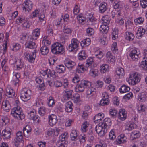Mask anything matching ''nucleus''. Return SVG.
Here are the masks:
<instances>
[{
	"mask_svg": "<svg viewBox=\"0 0 147 147\" xmlns=\"http://www.w3.org/2000/svg\"><path fill=\"white\" fill-rule=\"evenodd\" d=\"M90 40L89 38H87L83 40L81 43V45L82 47L88 46L90 44Z\"/></svg>",
	"mask_w": 147,
	"mask_h": 147,
	"instance_id": "35",
	"label": "nucleus"
},
{
	"mask_svg": "<svg viewBox=\"0 0 147 147\" xmlns=\"http://www.w3.org/2000/svg\"><path fill=\"white\" fill-rule=\"evenodd\" d=\"M40 51L42 54L43 55L47 54L49 51V50L48 47L45 45L42 47Z\"/></svg>",
	"mask_w": 147,
	"mask_h": 147,
	"instance_id": "36",
	"label": "nucleus"
},
{
	"mask_svg": "<svg viewBox=\"0 0 147 147\" xmlns=\"http://www.w3.org/2000/svg\"><path fill=\"white\" fill-rule=\"evenodd\" d=\"M138 49H132L130 52L129 55L132 59L134 61L137 60L139 57L140 52L138 51Z\"/></svg>",
	"mask_w": 147,
	"mask_h": 147,
	"instance_id": "9",
	"label": "nucleus"
},
{
	"mask_svg": "<svg viewBox=\"0 0 147 147\" xmlns=\"http://www.w3.org/2000/svg\"><path fill=\"white\" fill-rule=\"evenodd\" d=\"M6 95L7 97L10 98L14 96L15 92L12 89L7 88L6 89Z\"/></svg>",
	"mask_w": 147,
	"mask_h": 147,
	"instance_id": "18",
	"label": "nucleus"
},
{
	"mask_svg": "<svg viewBox=\"0 0 147 147\" xmlns=\"http://www.w3.org/2000/svg\"><path fill=\"white\" fill-rule=\"evenodd\" d=\"M109 28L107 25L103 24L100 27V30L102 33L106 34L108 32Z\"/></svg>",
	"mask_w": 147,
	"mask_h": 147,
	"instance_id": "24",
	"label": "nucleus"
},
{
	"mask_svg": "<svg viewBox=\"0 0 147 147\" xmlns=\"http://www.w3.org/2000/svg\"><path fill=\"white\" fill-rule=\"evenodd\" d=\"M102 124L99 123L95 128L96 132L98 134L99 136L103 137L107 132V128L104 127Z\"/></svg>",
	"mask_w": 147,
	"mask_h": 147,
	"instance_id": "5",
	"label": "nucleus"
},
{
	"mask_svg": "<svg viewBox=\"0 0 147 147\" xmlns=\"http://www.w3.org/2000/svg\"><path fill=\"white\" fill-rule=\"evenodd\" d=\"M140 80V76L137 72H135L130 75L128 82L133 85H136L139 82Z\"/></svg>",
	"mask_w": 147,
	"mask_h": 147,
	"instance_id": "4",
	"label": "nucleus"
},
{
	"mask_svg": "<svg viewBox=\"0 0 147 147\" xmlns=\"http://www.w3.org/2000/svg\"><path fill=\"white\" fill-rule=\"evenodd\" d=\"M88 125V123L87 121L84 122L82 125L81 126V130L82 132H84L86 131Z\"/></svg>",
	"mask_w": 147,
	"mask_h": 147,
	"instance_id": "48",
	"label": "nucleus"
},
{
	"mask_svg": "<svg viewBox=\"0 0 147 147\" xmlns=\"http://www.w3.org/2000/svg\"><path fill=\"white\" fill-rule=\"evenodd\" d=\"M140 3L141 6L143 8H145L147 6V1L146 0H141Z\"/></svg>",
	"mask_w": 147,
	"mask_h": 147,
	"instance_id": "58",
	"label": "nucleus"
},
{
	"mask_svg": "<svg viewBox=\"0 0 147 147\" xmlns=\"http://www.w3.org/2000/svg\"><path fill=\"white\" fill-rule=\"evenodd\" d=\"M109 113L112 117H115L117 115V111L115 109H111L110 110Z\"/></svg>",
	"mask_w": 147,
	"mask_h": 147,
	"instance_id": "45",
	"label": "nucleus"
},
{
	"mask_svg": "<svg viewBox=\"0 0 147 147\" xmlns=\"http://www.w3.org/2000/svg\"><path fill=\"white\" fill-rule=\"evenodd\" d=\"M64 49L63 45L59 43L53 44L51 47V52L55 54H63Z\"/></svg>",
	"mask_w": 147,
	"mask_h": 147,
	"instance_id": "3",
	"label": "nucleus"
},
{
	"mask_svg": "<svg viewBox=\"0 0 147 147\" xmlns=\"http://www.w3.org/2000/svg\"><path fill=\"white\" fill-rule=\"evenodd\" d=\"M85 51H82L79 53L78 59L80 60L85 59L86 57V56Z\"/></svg>",
	"mask_w": 147,
	"mask_h": 147,
	"instance_id": "38",
	"label": "nucleus"
},
{
	"mask_svg": "<svg viewBox=\"0 0 147 147\" xmlns=\"http://www.w3.org/2000/svg\"><path fill=\"white\" fill-rule=\"evenodd\" d=\"M63 32L65 34H69L71 33V30L70 29L66 28H64L63 30Z\"/></svg>",
	"mask_w": 147,
	"mask_h": 147,
	"instance_id": "64",
	"label": "nucleus"
},
{
	"mask_svg": "<svg viewBox=\"0 0 147 147\" xmlns=\"http://www.w3.org/2000/svg\"><path fill=\"white\" fill-rule=\"evenodd\" d=\"M104 114L100 113L96 115L94 118V121L96 123L99 122L104 117Z\"/></svg>",
	"mask_w": 147,
	"mask_h": 147,
	"instance_id": "22",
	"label": "nucleus"
},
{
	"mask_svg": "<svg viewBox=\"0 0 147 147\" xmlns=\"http://www.w3.org/2000/svg\"><path fill=\"white\" fill-rule=\"evenodd\" d=\"M73 91L72 90H66L63 91V98L65 99L69 100L72 98Z\"/></svg>",
	"mask_w": 147,
	"mask_h": 147,
	"instance_id": "15",
	"label": "nucleus"
},
{
	"mask_svg": "<svg viewBox=\"0 0 147 147\" xmlns=\"http://www.w3.org/2000/svg\"><path fill=\"white\" fill-rule=\"evenodd\" d=\"M130 90V88L128 86L125 85H122L119 89V91L121 93L129 92Z\"/></svg>",
	"mask_w": 147,
	"mask_h": 147,
	"instance_id": "31",
	"label": "nucleus"
},
{
	"mask_svg": "<svg viewBox=\"0 0 147 147\" xmlns=\"http://www.w3.org/2000/svg\"><path fill=\"white\" fill-rule=\"evenodd\" d=\"M48 104L49 107H52L55 104V102L53 98L50 96L48 99Z\"/></svg>",
	"mask_w": 147,
	"mask_h": 147,
	"instance_id": "49",
	"label": "nucleus"
},
{
	"mask_svg": "<svg viewBox=\"0 0 147 147\" xmlns=\"http://www.w3.org/2000/svg\"><path fill=\"white\" fill-rule=\"evenodd\" d=\"M22 17H23L22 16L21 17H19L16 19V22L17 24H19V23H22L25 21V20Z\"/></svg>",
	"mask_w": 147,
	"mask_h": 147,
	"instance_id": "59",
	"label": "nucleus"
},
{
	"mask_svg": "<svg viewBox=\"0 0 147 147\" xmlns=\"http://www.w3.org/2000/svg\"><path fill=\"white\" fill-rule=\"evenodd\" d=\"M78 134L76 130H72L70 134V137L72 141H76L78 140Z\"/></svg>",
	"mask_w": 147,
	"mask_h": 147,
	"instance_id": "21",
	"label": "nucleus"
},
{
	"mask_svg": "<svg viewBox=\"0 0 147 147\" xmlns=\"http://www.w3.org/2000/svg\"><path fill=\"white\" fill-rule=\"evenodd\" d=\"M107 60L109 61L114 62L115 61V57L113 56L110 52H108L106 55Z\"/></svg>",
	"mask_w": 147,
	"mask_h": 147,
	"instance_id": "33",
	"label": "nucleus"
},
{
	"mask_svg": "<svg viewBox=\"0 0 147 147\" xmlns=\"http://www.w3.org/2000/svg\"><path fill=\"white\" fill-rule=\"evenodd\" d=\"M86 89H88L86 91V93L87 95H90L91 94H93V93H95L94 91V89L93 88L91 87V86L89 87H87Z\"/></svg>",
	"mask_w": 147,
	"mask_h": 147,
	"instance_id": "44",
	"label": "nucleus"
},
{
	"mask_svg": "<svg viewBox=\"0 0 147 147\" xmlns=\"http://www.w3.org/2000/svg\"><path fill=\"white\" fill-rule=\"evenodd\" d=\"M28 114L30 119L33 121H36L37 119V122L38 123H39L41 121L40 118L36 115V111L35 109H33L30 111L28 113Z\"/></svg>",
	"mask_w": 147,
	"mask_h": 147,
	"instance_id": "8",
	"label": "nucleus"
},
{
	"mask_svg": "<svg viewBox=\"0 0 147 147\" xmlns=\"http://www.w3.org/2000/svg\"><path fill=\"white\" fill-rule=\"evenodd\" d=\"M108 65H107L103 64L100 66V71L101 73H105L108 71Z\"/></svg>",
	"mask_w": 147,
	"mask_h": 147,
	"instance_id": "43",
	"label": "nucleus"
},
{
	"mask_svg": "<svg viewBox=\"0 0 147 147\" xmlns=\"http://www.w3.org/2000/svg\"><path fill=\"white\" fill-rule=\"evenodd\" d=\"M80 143H84L86 141V137L84 134H82L78 137Z\"/></svg>",
	"mask_w": 147,
	"mask_h": 147,
	"instance_id": "56",
	"label": "nucleus"
},
{
	"mask_svg": "<svg viewBox=\"0 0 147 147\" xmlns=\"http://www.w3.org/2000/svg\"><path fill=\"white\" fill-rule=\"evenodd\" d=\"M126 138L124 135L121 134L119 137H118L116 139L117 143L120 144L125 142Z\"/></svg>",
	"mask_w": 147,
	"mask_h": 147,
	"instance_id": "28",
	"label": "nucleus"
},
{
	"mask_svg": "<svg viewBox=\"0 0 147 147\" xmlns=\"http://www.w3.org/2000/svg\"><path fill=\"white\" fill-rule=\"evenodd\" d=\"M72 100H74L75 103H77L80 101V96L78 93H76L72 96V98H71Z\"/></svg>",
	"mask_w": 147,
	"mask_h": 147,
	"instance_id": "41",
	"label": "nucleus"
},
{
	"mask_svg": "<svg viewBox=\"0 0 147 147\" xmlns=\"http://www.w3.org/2000/svg\"><path fill=\"white\" fill-rule=\"evenodd\" d=\"M11 114L15 118L17 119L22 120L25 117V115L22 109L19 106H17L11 110Z\"/></svg>",
	"mask_w": 147,
	"mask_h": 147,
	"instance_id": "1",
	"label": "nucleus"
},
{
	"mask_svg": "<svg viewBox=\"0 0 147 147\" xmlns=\"http://www.w3.org/2000/svg\"><path fill=\"white\" fill-rule=\"evenodd\" d=\"M64 63L66 67L70 69H72V68L76 65V63L75 62L68 59L65 60Z\"/></svg>",
	"mask_w": 147,
	"mask_h": 147,
	"instance_id": "16",
	"label": "nucleus"
},
{
	"mask_svg": "<svg viewBox=\"0 0 147 147\" xmlns=\"http://www.w3.org/2000/svg\"><path fill=\"white\" fill-rule=\"evenodd\" d=\"M111 50L114 53H116L117 51V43L116 42H115L113 43L111 47Z\"/></svg>",
	"mask_w": 147,
	"mask_h": 147,
	"instance_id": "57",
	"label": "nucleus"
},
{
	"mask_svg": "<svg viewBox=\"0 0 147 147\" xmlns=\"http://www.w3.org/2000/svg\"><path fill=\"white\" fill-rule=\"evenodd\" d=\"M107 4L106 3H101L99 6V10L101 13L105 12L107 9Z\"/></svg>",
	"mask_w": 147,
	"mask_h": 147,
	"instance_id": "39",
	"label": "nucleus"
},
{
	"mask_svg": "<svg viewBox=\"0 0 147 147\" xmlns=\"http://www.w3.org/2000/svg\"><path fill=\"white\" fill-rule=\"evenodd\" d=\"M65 71V68L63 65H59L56 67V71L59 74L63 73Z\"/></svg>",
	"mask_w": 147,
	"mask_h": 147,
	"instance_id": "27",
	"label": "nucleus"
},
{
	"mask_svg": "<svg viewBox=\"0 0 147 147\" xmlns=\"http://www.w3.org/2000/svg\"><path fill=\"white\" fill-rule=\"evenodd\" d=\"M86 32L88 36H91L94 34V30L91 28H88L86 30Z\"/></svg>",
	"mask_w": 147,
	"mask_h": 147,
	"instance_id": "51",
	"label": "nucleus"
},
{
	"mask_svg": "<svg viewBox=\"0 0 147 147\" xmlns=\"http://www.w3.org/2000/svg\"><path fill=\"white\" fill-rule=\"evenodd\" d=\"M49 122L50 126L55 125L57 122V117L56 115L51 114L49 116Z\"/></svg>",
	"mask_w": 147,
	"mask_h": 147,
	"instance_id": "11",
	"label": "nucleus"
},
{
	"mask_svg": "<svg viewBox=\"0 0 147 147\" xmlns=\"http://www.w3.org/2000/svg\"><path fill=\"white\" fill-rule=\"evenodd\" d=\"M144 21V19L143 18L139 17L138 18L134 20V22L136 24H141L143 23Z\"/></svg>",
	"mask_w": 147,
	"mask_h": 147,
	"instance_id": "42",
	"label": "nucleus"
},
{
	"mask_svg": "<svg viewBox=\"0 0 147 147\" xmlns=\"http://www.w3.org/2000/svg\"><path fill=\"white\" fill-rule=\"evenodd\" d=\"M109 104V99L102 98L100 101L99 105H107Z\"/></svg>",
	"mask_w": 147,
	"mask_h": 147,
	"instance_id": "50",
	"label": "nucleus"
},
{
	"mask_svg": "<svg viewBox=\"0 0 147 147\" xmlns=\"http://www.w3.org/2000/svg\"><path fill=\"white\" fill-rule=\"evenodd\" d=\"M134 128V124H127L126 125V129L128 130L131 131Z\"/></svg>",
	"mask_w": 147,
	"mask_h": 147,
	"instance_id": "61",
	"label": "nucleus"
},
{
	"mask_svg": "<svg viewBox=\"0 0 147 147\" xmlns=\"http://www.w3.org/2000/svg\"><path fill=\"white\" fill-rule=\"evenodd\" d=\"M118 30L116 29H114V30H113L112 32V38L113 40H115L116 39V38H117L118 37Z\"/></svg>",
	"mask_w": 147,
	"mask_h": 147,
	"instance_id": "54",
	"label": "nucleus"
},
{
	"mask_svg": "<svg viewBox=\"0 0 147 147\" xmlns=\"http://www.w3.org/2000/svg\"><path fill=\"white\" fill-rule=\"evenodd\" d=\"M16 138L18 141L20 142L22 140L23 136L22 132H17L16 134Z\"/></svg>",
	"mask_w": 147,
	"mask_h": 147,
	"instance_id": "47",
	"label": "nucleus"
},
{
	"mask_svg": "<svg viewBox=\"0 0 147 147\" xmlns=\"http://www.w3.org/2000/svg\"><path fill=\"white\" fill-rule=\"evenodd\" d=\"M36 82L39 85V87L41 88V89H42L45 86V84L42 80L40 78H37L36 79Z\"/></svg>",
	"mask_w": 147,
	"mask_h": 147,
	"instance_id": "40",
	"label": "nucleus"
},
{
	"mask_svg": "<svg viewBox=\"0 0 147 147\" xmlns=\"http://www.w3.org/2000/svg\"><path fill=\"white\" fill-rule=\"evenodd\" d=\"M67 133H65L63 135H61L59 137L60 140L61 141H64L65 140L66 138H67Z\"/></svg>",
	"mask_w": 147,
	"mask_h": 147,
	"instance_id": "60",
	"label": "nucleus"
},
{
	"mask_svg": "<svg viewBox=\"0 0 147 147\" xmlns=\"http://www.w3.org/2000/svg\"><path fill=\"white\" fill-rule=\"evenodd\" d=\"M146 94L144 92H142L138 95V99L140 101L144 102L146 100Z\"/></svg>",
	"mask_w": 147,
	"mask_h": 147,
	"instance_id": "32",
	"label": "nucleus"
},
{
	"mask_svg": "<svg viewBox=\"0 0 147 147\" xmlns=\"http://www.w3.org/2000/svg\"><path fill=\"white\" fill-rule=\"evenodd\" d=\"M20 97L24 101H26L30 99L31 98L30 90L25 91L24 90H22L20 93Z\"/></svg>",
	"mask_w": 147,
	"mask_h": 147,
	"instance_id": "7",
	"label": "nucleus"
},
{
	"mask_svg": "<svg viewBox=\"0 0 147 147\" xmlns=\"http://www.w3.org/2000/svg\"><path fill=\"white\" fill-rule=\"evenodd\" d=\"M91 85L90 82L82 80L76 85L75 87L76 91L77 92H82L87 87H90Z\"/></svg>",
	"mask_w": 147,
	"mask_h": 147,
	"instance_id": "2",
	"label": "nucleus"
},
{
	"mask_svg": "<svg viewBox=\"0 0 147 147\" xmlns=\"http://www.w3.org/2000/svg\"><path fill=\"white\" fill-rule=\"evenodd\" d=\"M40 29L37 28L34 30L33 33L32 35L34 36L38 37L40 35Z\"/></svg>",
	"mask_w": 147,
	"mask_h": 147,
	"instance_id": "53",
	"label": "nucleus"
},
{
	"mask_svg": "<svg viewBox=\"0 0 147 147\" xmlns=\"http://www.w3.org/2000/svg\"><path fill=\"white\" fill-rule=\"evenodd\" d=\"M34 51V52H32V55L26 52L24 53V54L25 57L28 60V61L30 63L34 62L36 57V54L37 53L38 51L36 49H35Z\"/></svg>",
	"mask_w": 147,
	"mask_h": 147,
	"instance_id": "6",
	"label": "nucleus"
},
{
	"mask_svg": "<svg viewBox=\"0 0 147 147\" xmlns=\"http://www.w3.org/2000/svg\"><path fill=\"white\" fill-rule=\"evenodd\" d=\"M73 106V105L71 102L68 101L65 105V111L67 112H71L72 111Z\"/></svg>",
	"mask_w": 147,
	"mask_h": 147,
	"instance_id": "19",
	"label": "nucleus"
},
{
	"mask_svg": "<svg viewBox=\"0 0 147 147\" xmlns=\"http://www.w3.org/2000/svg\"><path fill=\"white\" fill-rule=\"evenodd\" d=\"M109 139L111 140H113L116 137L114 132L112 130L109 132Z\"/></svg>",
	"mask_w": 147,
	"mask_h": 147,
	"instance_id": "55",
	"label": "nucleus"
},
{
	"mask_svg": "<svg viewBox=\"0 0 147 147\" xmlns=\"http://www.w3.org/2000/svg\"><path fill=\"white\" fill-rule=\"evenodd\" d=\"M126 111L123 109L119 110L118 113V118L121 120L124 121L126 119Z\"/></svg>",
	"mask_w": 147,
	"mask_h": 147,
	"instance_id": "12",
	"label": "nucleus"
},
{
	"mask_svg": "<svg viewBox=\"0 0 147 147\" xmlns=\"http://www.w3.org/2000/svg\"><path fill=\"white\" fill-rule=\"evenodd\" d=\"M46 109L45 107H41L39 109L38 113L41 116L44 115L45 113Z\"/></svg>",
	"mask_w": 147,
	"mask_h": 147,
	"instance_id": "52",
	"label": "nucleus"
},
{
	"mask_svg": "<svg viewBox=\"0 0 147 147\" xmlns=\"http://www.w3.org/2000/svg\"><path fill=\"white\" fill-rule=\"evenodd\" d=\"M140 66L145 70L147 71V57H144L140 64Z\"/></svg>",
	"mask_w": 147,
	"mask_h": 147,
	"instance_id": "26",
	"label": "nucleus"
},
{
	"mask_svg": "<svg viewBox=\"0 0 147 147\" xmlns=\"http://www.w3.org/2000/svg\"><path fill=\"white\" fill-rule=\"evenodd\" d=\"M11 131L8 128L3 130L2 132V138L3 139H9L11 137Z\"/></svg>",
	"mask_w": 147,
	"mask_h": 147,
	"instance_id": "14",
	"label": "nucleus"
},
{
	"mask_svg": "<svg viewBox=\"0 0 147 147\" xmlns=\"http://www.w3.org/2000/svg\"><path fill=\"white\" fill-rule=\"evenodd\" d=\"M23 5L24 6L23 7V9L25 10L26 12L27 11L29 12L32 8V3L30 1L25 2L23 4Z\"/></svg>",
	"mask_w": 147,
	"mask_h": 147,
	"instance_id": "13",
	"label": "nucleus"
},
{
	"mask_svg": "<svg viewBox=\"0 0 147 147\" xmlns=\"http://www.w3.org/2000/svg\"><path fill=\"white\" fill-rule=\"evenodd\" d=\"M79 42L76 39H72L71 43L68 46V49L69 51H72L76 49L78 45Z\"/></svg>",
	"mask_w": 147,
	"mask_h": 147,
	"instance_id": "10",
	"label": "nucleus"
},
{
	"mask_svg": "<svg viewBox=\"0 0 147 147\" xmlns=\"http://www.w3.org/2000/svg\"><path fill=\"white\" fill-rule=\"evenodd\" d=\"M25 46L26 48L30 49H34L36 47V43L31 41H27L25 44Z\"/></svg>",
	"mask_w": 147,
	"mask_h": 147,
	"instance_id": "20",
	"label": "nucleus"
},
{
	"mask_svg": "<svg viewBox=\"0 0 147 147\" xmlns=\"http://www.w3.org/2000/svg\"><path fill=\"white\" fill-rule=\"evenodd\" d=\"M117 74L119 76V78L124 75V69L122 68H118L116 71Z\"/></svg>",
	"mask_w": 147,
	"mask_h": 147,
	"instance_id": "37",
	"label": "nucleus"
},
{
	"mask_svg": "<svg viewBox=\"0 0 147 147\" xmlns=\"http://www.w3.org/2000/svg\"><path fill=\"white\" fill-rule=\"evenodd\" d=\"M101 123L102 124L103 126L104 127L107 128L108 126H110L111 125V121L110 118H106L104 120V122Z\"/></svg>",
	"mask_w": 147,
	"mask_h": 147,
	"instance_id": "29",
	"label": "nucleus"
},
{
	"mask_svg": "<svg viewBox=\"0 0 147 147\" xmlns=\"http://www.w3.org/2000/svg\"><path fill=\"white\" fill-rule=\"evenodd\" d=\"M140 136V134L138 131H135L132 132L131 134V138L132 140L139 138Z\"/></svg>",
	"mask_w": 147,
	"mask_h": 147,
	"instance_id": "30",
	"label": "nucleus"
},
{
	"mask_svg": "<svg viewBox=\"0 0 147 147\" xmlns=\"http://www.w3.org/2000/svg\"><path fill=\"white\" fill-rule=\"evenodd\" d=\"M146 109V108L145 106L142 105H141L140 107H138V110L139 111L144 112L145 111Z\"/></svg>",
	"mask_w": 147,
	"mask_h": 147,
	"instance_id": "63",
	"label": "nucleus"
},
{
	"mask_svg": "<svg viewBox=\"0 0 147 147\" xmlns=\"http://www.w3.org/2000/svg\"><path fill=\"white\" fill-rule=\"evenodd\" d=\"M88 21L91 22H92L96 21V19L93 16L92 14H90L89 15V16L88 17Z\"/></svg>",
	"mask_w": 147,
	"mask_h": 147,
	"instance_id": "62",
	"label": "nucleus"
},
{
	"mask_svg": "<svg viewBox=\"0 0 147 147\" xmlns=\"http://www.w3.org/2000/svg\"><path fill=\"white\" fill-rule=\"evenodd\" d=\"M87 70H89V74L93 77H95L97 76L99 74L98 70L96 68H94V67L90 68L89 69H87Z\"/></svg>",
	"mask_w": 147,
	"mask_h": 147,
	"instance_id": "17",
	"label": "nucleus"
},
{
	"mask_svg": "<svg viewBox=\"0 0 147 147\" xmlns=\"http://www.w3.org/2000/svg\"><path fill=\"white\" fill-rule=\"evenodd\" d=\"M143 30L142 28H139L138 29L137 32L136 34V36L138 38H140L142 36L145 34V32H144V31Z\"/></svg>",
	"mask_w": 147,
	"mask_h": 147,
	"instance_id": "34",
	"label": "nucleus"
},
{
	"mask_svg": "<svg viewBox=\"0 0 147 147\" xmlns=\"http://www.w3.org/2000/svg\"><path fill=\"white\" fill-rule=\"evenodd\" d=\"M125 36V39L129 41H132L134 38V34L129 32H126Z\"/></svg>",
	"mask_w": 147,
	"mask_h": 147,
	"instance_id": "23",
	"label": "nucleus"
},
{
	"mask_svg": "<svg viewBox=\"0 0 147 147\" xmlns=\"http://www.w3.org/2000/svg\"><path fill=\"white\" fill-rule=\"evenodd\" d=\"M93 62V59L92 57H89L87 60L86 64V67L87 69H89L94 67L92 63Z\"/></svg>",
	"mask_w": 147,
	"mask_h": 147,
	"instance_id": "25",
	"label": "nucleus"
},
{
	"mask_svg": "<svg viewBox=\"0 0 147 147\" xmlns=\"http://www.w3.org/2000/svg\"><path fill=\"white\" fill-rule=\"evenodd\" d=\"M102 20L103 21V24H105L107 25L109 23V18L108 15L105 16H103L102 18Z\"/></svg>",
	"mask_w": 147,
	"mask_h": 147,
	"instance_id": "46",
	"label": "nucleus"
}]
</instances>
